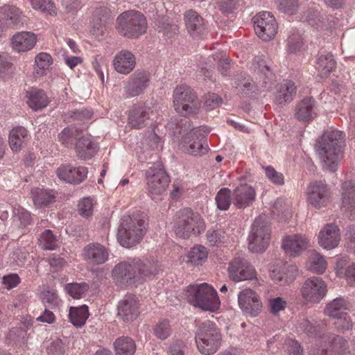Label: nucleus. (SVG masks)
<instances>
[{"mask_svg":"<svg viewBox=\"0 0 355 355\" xmlns=\"http://www.w3.org/2000/svg\"><path fill=\"white\" fill-rule=\"evenodd\" d=\"M114 345L116 355H133L136 349L135 341L128 336L117 338Z\"/></svg>","mask_w":355,"mask_h":355,"instance_id":"obj_42","label":"nucleus"},{"mask_svg":"<svg viewBox=\"0 0 355 355\" xmlns=\"http://www.w3.org/2000/svg\"><path fill=\"white\" fill-rule=\"evenodd\" d=\"M37 38L34 33L31 32H20L12 37L13 48L17 51H27L33 48L36 44Z\"/></svg>","mask_w":355,"mask_h":355,"instance_id":"obj_34","label":"nucleus"},{"mask_svg":"<svg viewBox=\"0 0 355 355\" xmlns=\"http://www.w3.org/2000/svg\"><path fill=\"white\" fill-rule=\"evenodd\" d=\"M103 11L106 12V9H96L92 17L91 33L97 38L103 37L107 31V18L104 15H103L102 17H100Z\"/></svg>","mask_w":355,"mask_h":355,"instance_id":"obj_37","label":"nucleus"},{"mask_svg":"<svg viewBox=\"0 0 355 355\" xmlns=\"http://www.w3.org/2000/svg\"><path fill=\"white\" fill-rule=\"evenodd\" d=\"M109 254V249L99 243H89L83 248L84 259L94 265L105 263L108 259Z\"/></svg>","mask_w":355,"mask_h":355,"instance_id":"obj_18","label":"nucleus"},{"mask_svg":"<svg viewBox=\"0 0 355 355\" xmlns=\"http://www.w3.org/2000/svg\"><path fill=\"white\" fill-rule=\"evenodd\" d=\"M270 240V228L266 217L259 216L252 225L248 236V249L252 252L262 253L266 250Z\"/></svg>","mask_w":355,"mask_h":355,"instance_id":"obj_10","label":"nucleus"},{"mask_svg":"<svg viewBox=\"0 0 355 355\" xmlns=\"http://www.w3.org/2000/svg\"><path fill=\"white\" fill-rule=\"evenodd\" d=\"M139 306L137 298L133 295H126L118 305V315L124 322L132 321L138 316Z\"/></svg>","mask_w":355,"mask_h":355,"instance_id":"obj_20","label":"nucleus"},{"mask_svg":"<svg viewBox=\"0 0 355 355\" xmlns=\"http://www.w3.org/2000/svg\"><path fill=\"white\" fill-rule=\"evenodd\" d=\"M78 212L85 217L89 216L93 212V204L92 200L89 198H84L78 204Z\"/></svg>","mask_w":355,"mask_h":355,"instance_id":"obj_63","label":"nucleus"},{"mask_svg":"<svg viewBox=\"0 0 355 355\" xmlns=\"http://www.w3.org/2000/svg\"><path fill=\"white\" fill-rule=\"evenodd\" d=\"M336 270L339 277L345 279L349 286H355V263L346 266L345 261L340 260L336 263Z\"/></svg>","mask_w":355,"mask_h":355,"instance_id":"obj_41","label":"nucleus"},{"mask_svg":"<svg viewBox=\"0 0 355 355\" xmlns=\"http://www.w3.org/2000/svg\"><path fill=\"white\" fill-rule=\"evenodd\" d=\"M186 349V343L183 340H177L170 345L168 354L169 355H185Z\"/></svg>","mask_w":355,"mask_h":355,"instance_id":"obj_64","label":"nucleus"},{"mask_svg":"<svg viewBox=\"0 0 355 355\" xmlns=\"http://www.w3.org/2000/svg\"><path fill=\"white\" fill-rule=\"evenodd\" d=\"M336 319L337 320L334 322V324L338 331L344 333L352 329L353 322L347 314L340 318H336Z\"/></svg>","mask_w":355,"mask_h":355,"instance_id":"obj_58","label":"nucleus"},{"mask_svg":"<svg viewBox=\"0 0 355 355\" xmlns=\"http://www.w3.org/2000/svg\"><path fill=\"white\" fill-rule=\"evenodd\" d=\"M303 42L302 36L298 33H293L288 37V46L289 51L295 52L302 46Z\"/></svg>","mask_w":355,"mask_h":355,"instance_id":"obj_61","label":"nucleus"},{"mask_svg":"<svg viewBox=\"0 0 355 355\" xmlns=\"http://www.w3.org/2000/svg\"><path fill=\"white\" fill-rule=\"evenodd\" d=\"M340 241L339 228L331 223L325 225L318 234V243L326 250L336 248Z\"/></svg>","mask_w":355,"mask_h":355,"instance_id":"obj_19","label":"nucleus"},{"mask_svg":"<svg viewBox=\"0 0 355 355\" xmlns=\"http://www.w3.org/2000/svg\"><path fill=\"white\" fill-rule=\"evenodd\" d=\"M270 278L277 284L281 286L288 284L293 281V278L288 277L285 273L277 268H275L270 271Z\"/></svg>","mask_w":355,"mask_h":355,"instance_id":"obj_60","label":"nucleus"},{"mask_svg":"<svg viewBox=\"0 0 355 355\" xmlns=\"http://www.w3.org/2000/svg\"><path fill=\"white\" fill-rule=\"evenodd\" d=\"M215 200L218 209L227 210L232 201L231 191L227 188L220 189L216 196Z\"/></svg>","mask_w":355,"mask_h":355,"instance_id":"obj_49","label":"nucleus"},{"mask_svg":"<svg viewBox=\"0 0 355 355\" xmlns=\"http://www.w3.org/2000/svg\"><path fill=\"white\" fill-rule=\"evenodd\" d=\"M26 97L27 104L34 111L42 110L49 104L48 97L42 89L32 88L26 92Z\"/></svg>","mask_w":355,"mask_h":355,"instance_id":"obj_35","label":"nucleus"},{"mask_svg":"<svg viewBox=\"0 0 355 355\" xmlns=\"http://www.w3.org/2000/svg\"><path fill=\"white\" fill-rule=\"evenodd\" d=\"M230 278L234 282L252 279L256 277L254 267L243 257H238L231 261L228 267Z\"/></svg>","mask_w":355,"mask_h":355,"instance_id":"obj_15","label":"nucleus"},{"mask_svg":"<svg viewBox=\"0 0 355 355\" xmlns=\"http://www.w3.org/2000/svg\"><path fill=\"white\" fill-rule=\"evenodd\" d=\"M327 291V284L319 277L307 279L301 288L302 297L311 303H318L325 296Z\"/></svg>","mask_w":355,"mask_h":355,"instance_id":"obj_13","label":"nucleus"},{"mask_svg":"<svg viewBox=\"0 0 355 355\" xmlns=\"http://www.w3.org/2000/svg\"><path fill=\"white\" fill-rule=\"evenodd\" d=\"M174 227L178 237L188 239L191 234H201L205 230V225L199 214H195L190 208H184L176 213Z\"/></svg>","mask_w":355,"mask_h":355,"instance_id":"obj_6","label":"nucleus"},{"mask_svg":"<svg viewBox=\"0 0 355 355\" xmlns=\"http://www.w3.org/2000/svg\"><path fill=\"white\" fill-rule=\"evenodd\" d=\"M150 81V73L144 70L138 69L130 75L125 83L123 92L127 97H137L145 92Z\"/></svg>","mask_w":355,"mask_h":355,"instance_id":"obj_12","label":"nucleus"},{"mask_svg":"<svg viewBox=\"0 0 355 355\" xmlns=\"http://www.w3.org/2000/svg\"><path fill=\"white\" fill-rule=\"evenodd\" d=\"M146 222L139 214L123 216L118 229L117 240L125 248L139 243L146 232Z\"/></svg>","mask_w":355,"mask_h":355,"instance_id":"obj_3","label":"nucleus"},{"mask_svg":"<svg viewBox=\"0 0 355 355\" xmlns=\"http://www.w3.org/2000/svg\"><path fill=\"white\" fill-rule=\"evenodd\" d=\"M256 34L264 41L272 39L278 28L275 17L270 12L263 11L253 17Z\"/></svg>","mask_w":355,"mask_h":355,"instance_id":"obj_11","label":"nucleus"},{"mask_svg":"<svg viewBox=\"0 0 355 355\" xmlns=\"http://www.w3.org/2000/svg\"><path fill=\"white\" fill-rule=\"evenodd\" d=\"M323 340L328 342L329 346L318 352L317 355H341L348 349L347 341L340 336L327 334Z\"/></svg>","mask_w":355,"mask_h":355,"instance_id":"obj_24","label":"nucleus"},{"mask_svg":"<svg viewBox=\"0 0 355 355\" xmlns=\"http://www.w3.org/2000/svg\"><path fill=\"white\" fill-rule=\"evenodd\" d=\"M208 251L202 245H196L187 254L188 262L193 266L202 265L207 259Z\"/></svg>","mask_w":355,"mask_h":355,"instance_id":"obj_46","label":"nucleus"},{"mask_svg":"<svg viewBox=\"0 0 355 355\" xmlns=\"http://www.w3.org/2000/svg\"><path fill=\"white\" fill-rule=\"evenodd\" d=\"M347 302L343 297H337L330 302L324 309V313L331 318H340L347 313Z\"/></svg>","mask_w":355,"mask_h":355,"instance_id":"obj_38","label":"nucleus"},{"mask_svg":"<svg viewBox=\"0 0 355 355\" xmlns=\"http://www.w3.org/2000/svg\"><path fill=\"white\" fill-rule=\"evenodd\" d=\"M89 315L88 307L83 305L80 307H71L69 318L73 326L81 327L85 324Z\"/></svg>","mask_w":355,"mask_h":355,"instance_id":"obj_44","label":"nucleus"},{"mask_svg":"<svg viewBox=\"0 0 355 355\" xmlns=\"http://www.w3.org/2000/svg\"><path fill=\"white\" fill-rule=\"evenodd\" d=\"M80 135L78 129L73 126H68L59 134V141L66 147L71 146L76 139Z\"/></svg>","mask_w":355,"mask_h":355,"instance_id":"obj_50","label":"nucleus"},{"mask_svg":"<svg viewBox=\"0 0 355 355\" xmlns=\"http://www.w3.org/2000/svg\"><path fill=\"white\" fill-rule=\"evenodd\" d=\"M28 136L27 130L21 126L13 128L9 135V144L14 152L19 151L23 147Z\"/></svg>","mask_w":355,"mask_h":355,"instance_id":"obj_39","label":"nucleus"},{"mask_svg":"<svg viewBox=\"0 0 355 355\" xmlns=\"http://www.w3.org/2000/svg\"><path fill=\"white\" fill-rule=\"evenodd\" d=\"M182 143L185 150L194 156H202L208 151L206 135L209 132L207 127L193 128L189 119H181L178 123Z\"/></svg>","mask_w":355,"mask_h":355,"instance_id":"obj_2","label":"nucleus"},{"mask_svg":"<svg viewBox=\"0 0 355 355\" xmlns=\"http://www.w3.org/2000/svg\"><path fill=\"white\" fill-rule=\"evenodd\" d=\"M253 64L257 70L260 80L263 81V87H268L272 84L274 76L270 67L266 64V61L260 58H256Z\"/></svg>","mask_w":355,"mask_h":355,"instance_id":"obj_43","label":"nucleus"},{"mask_svg":"<svg viewBox=\"0 0 355 355\" xmlns=\"http://www.w3.org/2000/svg\"><path fill=\"white\" fill-rule=\"evenodd\" d=\"M195 338L198 350L205 355L214 354L220 346L222 340L217 325L209 320L198 327Z\"/></svg>","mask_w":355,"mask_h":355,"instance_id":"obj_5","label":"nucleus"},{"mask_svg":"<svg viewBox=\"0 0 355 355\" xmlns=\"http://www.w3.org/2000/svg\"><path fill=\"white\" fill-rule=\"evenodd\" d=\"M255 198V189L247 184L237 187L232 193V202L238 209H245L250 206Z\"/></svg>","mask_w":355,"mask_h":355,"instance_id":"obj_22","label":"nucleus"},{"mask_svg":"<svg viewBox=\"0 0 355 355\" xmlns=\"http://www.w3.org/2000/svg\"><path fill=\"white\" fill-rule=\"evenodd\" d=\"M345 134L338 130L325 132L317 146L318 153L323 162V168L329 172L337 169L345 147Z\"/></svg>","mask_w":355,"mask_h":355,"instance_id":"obj_1","label":"nucleus"},{"mask_svg":"<svg viewBox=\"0 0 355 355\" xmlns=\"http://www.w3.org/2000/svg\"><path fill=\"white\" fill-rule=\"evenodd\" d=\"M263 169L266 177L271 182L277 185H283L284 184V178L282 173L277 171L271 166H265Z\"/></svg>","mask_w":355,"mask_h":355,"instance_id":"obj_56","label":"nucleus"},{"mask_svg":"<svg viewBox=\"0 0 355 355\" xmlns=\"http://www.w3.org/2000/svg\"><path fill=\"white\" fill-rule=\"evenodd\" d=\"M173 98L175 111L182 116L196 114L200 109L201 104L196 92L187 85H178Z\"/></svg>","mask_w":355,"mask_h":355,"instance_id":"obj_7","label":"nucleus"},{"mask_svg":"<svg viewBox=\"0 0 355 355\" xmlns=\"http://www.w3.org/2000/svg\"><path fill=\"white\" fill-rule=\"evenodd\" d=\"M155 336L160 340H166L171 334L170 322L166 319L160 320L153 328Z\"/></svg>","mask_w":355,"mask_h":355,"instance_id":"obj_51","label":"nucleus"},{"mask_svg":"<svg viewBox=\"0 0 355 355\" xmlns=\"http://www.w3.org/2000/svg\"><path fill=\"white\" fill-rule=\"evenodd\" d=\"M116 283L121 285H131L137 282L135 260L132 263L125 261L118 263L112 270Z\"/></svg>","mask_w":355,"mask_h":355,"instance_id":"obj_21","label":"nucleus"},{"mask_svg":"<svg viewBox=\"0 0 355 355\" xmlns=\"http://www.w3.org/2000/svg\"><path fill=\"white\" fill-rule=\"evenodd\" d=\"M39 242L42 248L53 250L56 247L57 239L51 230H46L41 234Z\"/></svg>","mask_w":355,"mask_h":355,"instance_id":"obj_52","label":"nucleus"},{"mask_svg":"<svg viewBox=\"0 0 355 355\" xmlns=\"http://www.w3.org/2000/svg\"><path fill=\"white\" fill-rule=\"evenodd\" d=\"M148 195L155 200H160L166 193L170 178L160 163L155 164L146 171Z\"/></svg>","mask_w":355,"mask_h":355,"instance_id":"obj_9","label":"nucleus"},{"mask_svg":"<svg viewBox=\"0 0 355 355\" xmlns=\"http://www.w3.org/2000/svg\"><path fill=\"white\" fill-rule=\"evenodd\" d=\"M87 168L85 166L75 168L71 164H62L56 170L58 177L68 183L80 184L87 175Z\"/></svg>","mask_w":355,"mask_h":355,"instance_id":"obj_17","label":"nucleus"},{"mask_svg":"<svg viewBox=\"0 0 355 355\" xmlns=\"http://www.w3.org/2000/svg\"><path fill=\"white\" fill-rule=\"evenodd\" d=\"M327 263L324 257L314 251L310 257L309 269L313 272L322 274L327 269Z\"/></svg>","mask_w":355,"mask_h":355,"instance_id":"obj_48","label":"nucleus"},{"mask_svg":"<svg viewBox=\"0 0 355 355\" xmlns=\"http://www.w3.org/2000/svg\"><path fill=\"white\" fill-rule=\"evenodd\" d=\"M296 93V87L291 80H285L279 86L277 94L275 96V103L282 104L290 102L293 100Z\"/></svg>","mask_w":355,"mask_h":355,"instance_id":"obj_40","label":"nucleus"},{"mask_svg":"<svg viewBox=\"0 0 355 355\" xmlns=\"http://www.w3.org/2000/svg\"><path fill=\"white\" fill-rule=\"evenodd\" d=\"M88 289V285L85 283L83 284H68L66 286L67 293L73 298L79 299L85 294Z\"/></svg>","mask_w":355,"mask_h":355,"instance_id":"obj_54","label":"nucleus"},{"mask_svg":"<svg viewBox=\"0 0 355 355\" xmlns=\"http://www.w3.org/2000/svg\"><path fill=\"white\" fill-rule=\"evenodd\" d=\"M31 197L37 207H47L55 202V192L53 190L35 187L31 190Z\"/></svg>","mask_w":355,"mask_h":355,"instance_id":"obj_33","label":"nucleus"},{"mask_svg":"<svg viewBox=\"0 0 355 355\" xmlns=\"http://www.w3.org/2000/svg\"><path fill=\"white\" fill-rule=\"evenodd\" d=\"M135 268L136 270L137 282L155 275L159 270L157 261L153 260H135Z\"/></svg>","mask_w":355,"mask_h":355,"instance_id":"obj_30","label":"nucleus"},{"mask_svg":"<svg viewBox=\"0 0 355 355\" xmlns=\"http://www.w3.org/2000/svg\"><path fill=\"white\" fill-rule=\"evenodd\" d=\"M98 149V145L89 137H80L76 144V153L78 159H89L95 155Z\"/></svg>","mask_w":355,"mask_h":355,"instance_id":"obj_29","label":"nucleus"},{"mask_svg":"<svg viewBox=\"0 0 355 355\" xmlns=\"http://www.w3.org/2000/svg\"><path fill=\"white\" fill-rule=\"evenodd\" d=\"M114 69L121 74H128L135 67L136 58L133 53L128 50L117 53L113 60Z\"/></svg>","mask_w":355,"mask_h":355,"instance_id":"obj_25","label":"nucleus"},{"mask_svg":"<svg viewBox=\"0 0 355 355\" xmlns=\"http://www.w3.org/2000/svg\"><path fill=\"white\" fill-rule=\"evenodd\" d=\"M330 195V188L324 181H313L308 186V202L315 208L325 207L329 201Z\"/></svg>","mask_w":355,"mask_h":355,"instance_id":"obj_14","label":"nucleus"},{"mask_svg":"<svg viewBox=\"0 0 355 355\" xmlns=\"http://www.w3.org/2000/svg\"><path fill=\"white\" fill-rule=\"evenodd\" d=\"M119 33L128 38H137L147 28L146 17L140 12L129 10L121 14L116 19Z\"/></svg>","mask_w":355,"mask_h":355,"instance_id":"obj_8","label":"nucleus"},{"mask_svg":"<svg viewBox=\"0 0 355 355\" xmlns=\"http://www.w3.org/2000/svg\"><path fill=\"white\" fill-rule=\"evenodd\" d=\"M0 21L3 28L14 27L22 24L21 12L15 6L6 5L1 8Z\"/></svg>","mask_w":355,"mask_h":355,"instance_id":"obj_31","label":"nucleus"},{"mask_svg":"<svg viewBox=\"0 0 355 355\" xmlns=\"http://www.w3.org/2000/svg\"><path fill=\"white\" fill-rule=\"evenodd\" d=\"M186 28L194 39L203 36L205 33V22L202 17L196 11L190 10L184 14Z\"/></svg>","mask_w":355,"mask_h":355,"instance_id":"obj_23","label":"nucleus"},{"mask_svg":"<svg viewBox=\"0 0 355 355\" xmlns=\"http://www.w3.org/2000/svg\"><path fill=\"white\" fill-rule=\"evenodd\" d=\"M158 28H159V32H162L164 36L168 39L172 38L179 31L178 25L169 23L168 19L159 21Z\"/></svg>","mask_w":355,"mask_h":355,"instance_id":"obj_55","label":"nucleus"},{"mask_svg":"<svg viewBox=\"0 0 355 355\" xmlns=\"http://www.w3.org/2000/svg\"><path fill=\"white\" fill-rule=\"evenodd\" d=\"M309 245V239L301 234H293L283 240L282 248L286 253L292 256L299 255Z\"/></svg>","mask_w":355,"mask_h":355,"instance_id":"obj_27","label":"nucleus"},{"mask_svg":"<svg viewBox=\"0 0 355 355\" xmlns=\"http://www.w3.org/2000/svg\"><path fill=\"white\" fill-rule=\"evenodd\" d=\"M342 206L346 210L355 209V181H345L341 184Z\"/></svg>","mask_w":355,"mask_h":355,"instance_id":"obj_36","label":"nucleus"},{"mask_svg":"<svg viewBox=\"0 0 355 355\" xmlns=\"http://www.w3.org/2000/svg\"><path fill=\"white\" fill-rule=\"evenodd\" d=\"M30 2L34 9H40L51 16L56 15L54 3L51 0H30Z\"/></svg>","mask_w":355,"mask_h":355,"instance_id":"obj_53","label":"nucleus"},{"mask_svg":"<svg viewBox=\"0 0 355 355\" xmlns=\"http://www.w3.org/2000/svg\"><path fill=\"white\" fill-rule=\"evenodd\" d=\"M315 101L312 97H306L296 105L295 116L301 121H308L315 116Z\"/></svg>","mask_w":355,"mask_h":355,"instance_id":"obj_32","label":"nucleus"},{"mask_svg":"<svg viewBox=\"0 0 355 355\" xmlns=\"http://www.w3.org/2000/svg\"><path fill=\"white\" fill-rule=\"evenodd\" d=\"M327 324L325 320L310 321L303 319L299 324L298 328L309 337L323 340L326 333Z\"/></svg>","mask_w":355,"mask_h":355,"instance_id":"obj_26","label":"nucleus"},{"mask_svg":"<svg viewBox=\"0 0 355 355\" xmlns=\"http://www.w3.org/2000/svg\"><path fill=\"white\" fill-rule=\"evenodd\" d=\"M298 1L299 0H278L277 7L281 12L293 15L298 8Z\"/></svg>","mask_w":355,"mask_h":355,"instance_id":"obj_57","label":"nucleus"},{"mask_svg":"<svg viewBox=\"0 0 355 355\" xmlns=\"http://www.w3.org/2000/svg\"><path fill=\"white\" fill-rule=\"evenodd\" d=\"M68 115L73 120L83 121L91 119L93 116V112L87 108H82L69 111Z\"/></svg>","mask_w":355,"mask_h":355,"instance_id":"obj_59","label":"nucleus"},{"mask_svg":"<svg viewBox=\"0 0 355 355\" xmlns=\"http://www.w3.org/2000/svg\"><path fill=\"white\" fill-rule=\"evenodd\" d=\"M150 108L145 105H135L130 110L128 123L135 129H141L147 125L150 119Z\"/></svg>","mask_w":355,"mask_h":355,"instance_id":"obj_28","label":"nucleus"},{"mask_svg":"<svg viewBox=\"0 0 355 355\" xmlns=\"http://www.w3.org/2000/svg\"><path fill=\"white\" fill-rule=\"evenodd\" d=\"M53 63L52 57L46 53H40L35 58V73L37 76L46 74V71Z\"/></svg>","mask_w":355,"mask_h":355,"instance_id":"obj_47","label":"nucleus"},{"mask_svg":"<svg viewBox=\"0 0 355 355\" xmlns=\"http://www.w3.org/2000/svg\"><path fill=\"white\" fill-rule=\"evenodd\" d=\"M187 301L200 309L214 312L220 307L217 292L206 283L200 285H190L184 290Z\"/></svg>","mask_w":355,"mask_h":355,"instance_id":"obj_4","label":"nucleus"},{"mask_svg":"<svg viewBox=\"0 0 355 355\" xmlns=\"http://www.w3.org/2000/svg\"><path fill=\"white\" fill-rule=\"evenodd\" d=\"M336 62L331 53L321 54L317 62L316 69L320 73V76H327L335 67Z\"/></svg>","mask_w":355,"mask_h":355,"instance_id":"obj_45","label":"nucleus"},{"mask_svg":"<svg viewBox=\"0 0 355 355\" xmlns=\"http://www.w3.org/2000/svg\"><path fill=\"white\" fill-rule=\"evenodd\" d=\"M238 302L239 307L246 315L255 317L261 311V299L252 289H245L241 291L238 295Z\"/></svg>","mask_w":355,"mask_h":355,"instance_id":"obj_16","label":"nucleus"},{"mask_svg":"<svg viewBox=\"0 0 355 355\" xmlns=\"http://www.w3.org/2000/svg\"><path fill=\"white\" fill-rule=\"evenodd\" d=\"M286 304V301L280 297L270 299L269 300L270 311L272 314L277 315L279 311L285 309Z\"/></svg>","mask_w":355,"mask_h":355,"instance_id":"obj_62","label":"nucleus"}]
</instances>
